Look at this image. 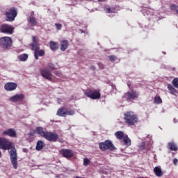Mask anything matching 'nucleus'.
Returning <instances> with one entry per match:
<instances>
[{
    "instance_id": "1",
    "label": "nucleus",
    "mask_w": 178,
    "mask_h": 178,
    "mask_svg": "<svg viewBox=\"0 0 178 178\" xmlns=\"http://www.w3.org/2000/svg\"><path fill=\"white\" fill-rule=\"evenodd\" d=\"M55 69H56L55 64L49 63L47 64V67H44L41 68L39 72L40 73V76H42L43 79H45L49 81H52V72H51V70H55Z\"/></svg>"
},
{
    "instance_id": "2",
    "label": "nucleus",
    "mask_w": 178,
    "mask_h": 178,
    "mask_svg": "<svg viewBox=\"0 0 178 178\" xmlns=\"http://www.w3.org/2000/svg\"><path fill=\"white\" fill-rule=\"evenodd\" d=\"M124 120L128 126H134L136 123H138V115L133 111H127L124 114Z\"/></svg>"
},
{
    "instance_id": "3",
    "label": "nucleus",
    "mask_w": 178,
    "mask_h": 178,
    "mask_svg": "<svg viewBox=\"0 0 178 178\" xmlns=\"http://www.w3.org/2000/svg\"><path fill=\"white\" fill-rule=\"evenodd\" d=\"M84 94L86 97L90 98V99H99V98H101L99 90L89 88L84 91Z\"/></svg>"
},
{
    "instance_id": "4",
    "label": "nucleus",
    "mask_w": 178,
    "mask_h": 178,
    "mask_svg": "<svg viewBox=\"0 0 178 178\" xmlns=\"http://www.w3.org/2000/svg\"><path fill=\"white\" fill-rule=\"evenodd\" d=\"M99 147L101 151H107V149H108V151H115V149H116V147H115V145H113L111 140L101 142L99 145Z\"/></svg>"
},
{
    "instance_id": "5",
    "label": "nucleus",
    "mask_w": 178,
    "mask_h": 178,
    "mask_svg": "<svg viewBox=\"0 0 178 178\" xmlns=\"http://www.w3.org/2000/svg\"><path fill=\"white\" fill-rule=\"evenodd\" d=\"M6 22H15V19L17 16V8L15 7L10 8L5 13Z\"/></svg>"
},
{
    "instance_id": "6",
    "label": "nucleus",
    "mask_w": 178,
    "mask_h": 178,
    "mask_svg": "<svg viewBox=\"0 0 178 178\" xmlns=\"http://www.w3.org/2000/svg\"><path fill=\"white\" fill-rule=\"evenodd\" d=\"M10 148H12V142L3 137H0V149L6 151V149H10ZM1 156L2 152L0 151V158Z\"/></svg>"
},
{
    "instance_id": "7",
    "label": "nucleus",
    "mask_w": 178,
    "mask_h": 178,
    "mask_svg": "<svg viewBox=\"0 0 178 178\" xmlns=\"http://www.w3.org/2000/svg\"><path fill=\"white\" fill-rule=\"evenodd\" d=\"M12 38L10 37H3L0 38V47L3 49H9L12 47Z\"/></svg>"
},
{
    "instance_id": "8",
    "label": "nucleus",
    "mask_w": 178,
    "mask_h": 178,
    "mask_svg": "<svg viewBox=\"0 0 178 178\" xmlns=\"http://www.w3.org/2000/svg\"><path fill=\"white\" fill-rule=\"evenodd\" d=\"M44 138L51 143H56L59 139V135L55 132L47 131Z\"/></svg>"
},
{
    "instance_id": "9",
    "label": "nucleus",
    "mask_w": 178,
    "mask_h": 178,
    "mask_svg": "<svg viewBox=\"0 0 178 178\" xmlns=\"http://www.w3.org/2000/svg\"><path fill=\"white\" fill-rule=\"evenodd\" d=\"M74 115V111H67V108H60L57 111V115L60 116L61 118H65L66 116H73Z\"/></svg>"
},
{
    "instance_id": "10",
    "label": "nucleus",
    "mask_w": 178,
    "mask_h": 178,
    "mask_svg": "<svg viewBox=\"0 0 178 178\" xmlns=\"http://www.w3.org/2000/svg\"><path fill=\"white\" fill-rule=\"evenodd\" d=\"M0 31L4 34H12L15 31V28L12 25L3 24L0 26Z\"/></svg>"
},
{
    "instance_id": "11",
    "label": "nucleus",
    "mask_w": 178,
    "mask_h": 178,
    "mask_svg": "<svg viewBox=\"0 0 178 178\" xmlns=\"http://www.w3.org/2000/svg\"><path fill=\"white\" fill-rule=\"evenodd\" d=\"M122 97L125 98L127 101H133L136 98H138V93L134 90H131L124 93Z\"/></svg>"
},
{
    "instance_id": "12",
    "label": "nucleus",
    "mask_w": 178,
    "mask_h": 178,
    "mask_svg": "<svg viewBox=\"0 0 178 178\" xmlns=\"http://www.w3.org/2000/svg\"><path fill=\"white\" fill-rule=\"evenodd\" d=\"M10 161L14 169H17V154L16 150H12L10 152Z\"/></svg>"
},
{
    "instance_id": "13",
    "label": "nucleus",
    "mask_w": 178,
    "mask_h": 178,
    "mask_svg": "<svg viewBox=\"0 0 178 178\" xmlns=\"http://www.w3.org/2000/svg\"><path fill=\"white\" fill-rule=\"evenodd\" d=\"M60 154L63 156V158H66L67 159L73 158V156L74 155V153L69 149H62L60 151Z\"/></svg>"
},
{
    "instance_id": "14",
    "label": "nucleus",
    "mask_w": 178,
    "mask_h": 178,
    "mask_svg": "<svg viewBox=\"0 0 178 178\" xmlns=\"http://www.w3.org/2000/svg\"><path fill=\"white\" fill-rule=\"evenodd\" d=\"M24 99V94H16L9 98V101H10V102H15V103L23 102Z\"/></svg>"
},
{
    "instance_id": "15",
    "label": "nucleus",
    "mask_w": 178,
    "mask_h": 178,
    "mask_svg": "<svg viewBox=\"0 0 178 178\" xmlns=\"http://www.w3.org/2000/svg\"><path fill=\"white\" fill-rule=\"evenodd\" d=\"M17 88V84L15 82H8L4 85L6 91H15Z\"/></svg>"
},
{
    "instance_id": "16",
    "label": "nucleus",
    "mask_w": 178,
    "mask_h": 178,
    "mask_svg": "<svg viewBox=\"0 0 178 178\" xmlns=\"http://www.w3.org/2000/svg\"><path fill=\"white\" fill-rule=\"evenodd\" d=\"M28 22L29 24L33 26H37V19H35V13L34 11L31 12L30 16L28 17Z\"/></svg>"
},
{
    "instance_id": "17",
    "label": "nucleus",
    "mask_w": 178,
    "mask_h": 178,
    "mask_svg": "<svg viewBox=\"0 0 178 178\" xmlns=\"http://www.w3.org/2000/svg\"><path fill=\"white\" fill-rule=\"evenodd\" d=\"M40 39L38 38V36H33L32 37V42L30 44V47L32 49H35V48L40 47Z\"/></svg>"
},
{
    "instance_id": "18",
    "label": "nucleus",
    "mask_w": 178,
    "mask_h": 178,
    "mask_svg": "<svg viewBox=\"0 0 178 178\" xmlns=\"http://www.w3.org/2000/svg\"><path fill=\"white\" fill-rule=\"evenodd\" d=\"M32 51H34V57L36 60H38V56H44L45 55V51L40 50V47L32 49Z\"/></svg>"
},
{
    "instance_id": "19",
    "label": "nucleus",
    "mask_w": 178,
    "mask_h": 178,
    "mask_svg": "<svg viewBox=\"0 0 178 178\" xmlns=\"http://www.w3.org/2000/svg\"><path fill=\"white\" fill-rule=\"evenodd\" d=\"M3 135L8 136V137H12V138L17 137V134L16 133V131L11 128L6 131H3Z\"/></svg>"
},
{
    "instance_id": "20",
    "label": "nucleus",
    "mask_w": 178,
    "mask_h": 178,
    "mask_svg": "<svg viewBox=\"0 0 178 178\" xmlns=\"http://www.w3.org/2000/svg\"><path fill=\"white\" fill-rule=\"evenodd\" d=\"M60 51H66L69 48V41L67 40H63L60 42Z\"/></svg>"
},
{
    "instance_id": "21",
    "label": "nucleus",
    "mask_w": 178,
    "mask_h": 178,
    "mask_svg": "<svg viewBox=\"0 0 178 178\" xmlns=\"http://www.w3.org/2000/svg\"><path fill=\"white\" fill-rule=\"evenodd\" d=\"M35 131L37 134L40 136V137H42L43 138L45 137V135L47 134V131H44V128L41 127H37L35 128Z\"/></svg>"
},
{
    "instance_id": "22",
    "label": "nucleus",
    "mask_w": 178,
    "mask_h": 178,
    "mask_svg": "<svg viewBox=\"0 0 178 178\" xmlns=\"http://www.w3.org/2000/svg\"><path fill=\"white\" fill-rule=\"evenodd\" d=\"M44 147H45V143L42 140H38L35 147L36 151H41Z\"/></svg>"
},
{
    "instance_id": "23",
    "label": "nucleus",
    "mask_w": 178,
    "mask_h": 178,
    "mask_svg": "<svg viewBox=\"0 0 178 178\" xmlns=\"http://www.w3.org/2000/svg\"><path fill=\"white\" fill-rule=\"evenodd\" d=\"M154 172L156 176H157V177H161L163 176V172L161 169V167H155L154 168Z\"/></svg>"
},
{
    "instance_id": "24",
    "label": "nucleus",
    "mask_w": 178,
    "mask_h": 178,
    "mask_svg": "<svg viewBox=\"0 0 178 178\" xmlns=\"http://www.w3.org/2000/svg\"><path fill=\"white\" fill-rule=\"evenodd\" d=\"M49 47L51 51H56L59 48V44L56 42L50 41Z\"/></svg>"
},
{
    "instance_id": "25",
    "label": "nucleus",
    "mask_w": 178,
    "mask_h": 178,
    "mask_svg": "<svg viewBox=\"0 0 178 178\" xmlns=\"http://www.w3.org/2000/svg\"><path fill=\"white\" fill-rule=\"evenodd\" d=\"M168 148L171 151H178L177 145H176V144L173 142L168 143Z\"/></svg>"
},
{
    "instance_id": "26",
    "label": "nucleus",
    "mask_w": 178,
    "mask_h": 178,
    "mask_svg": "<svg viewBox=\"0 0 178 178\" xmlns=\"http://www.w3.org/2000/svg\"><path fill=\"white\" fill-rule=\"evenodd\" d=\"M115 136L118 140H123V138L125 136L124 133L122 131H118L115 133Z\"/></svg>"
},
{
    "instance_id": "27",
    "label": "nucleus",
    "mask_w": 178,
    "mask_h": 178,
    "mask_svg": "<svg viewBox=\"0 0 178 178\" xmlns=\"http://www.w3.org/2000/svg\"><path fill=\"white\" fill-rule=\"evenodd\" d=\"M168 88L170 90V93L172 94V95H176V94H177V90H176L173 86L168 84Z\"/></svg>"
},
{
    "instance_id": "28",
    "label": "nucleus",
    "mask_w": 178,
    "mask_h": 178,
    "mask_svg": "<svg viewBox=\"0 0 178 178\" xmlns=\"http://www.w3.org/2000/svg\"><path fill=\"white\" fill-rule=\"evenodd\" d=\"M18 59H19L21 62H26V60L29 59V55L26 54H21L18 56Z\"/></svg>"
},
{
    "instance_id": "29",
    "label": "nucleus",
    "mask_w": 178,
    "mask_h": 178,
    "mask_svg": "<svg viewBox=\"0 0 178 178\" xmlns=\"http://www.w3.org/2000/svg\"><path fill=\"white\" fill-rule=\"evenodd\" d=\"M122 140H124V143L125 144V145H131V140H130V138H129V136H127V135H126Z\"/></svg>"
},
{
    "instance_id": "30",
    "label": "nucleus",
    "mask_w": 178,
    "mask_h": 178,
    "mask_svg": "<svg viewBox=\"0 0 178 178\" xmlns=\"http://www.w3.org/2000/svg\"><path fill=\"white\" fill-rule=\"evenodd\" d=\"M154 104H162V99L161 98L160 96H158V97L156 96L154 98Z\"/></svg>"
},
{
    "instance_id": "31",
    "label": "nucleus",
    "mask_w": 178,
    "mask_h": 178,
    "mask_svg": "<svg viewBox=\"0 0 178 178\" xmlns=\"http://www.w3.org/2000/svg\"><path fill=\"white\" fill-rule=\"evenodd\" d=\"M170 9L171 10H174V12H176V13L178 15V6L176 4H172L170 6Z\"/></svg>"
},
{
    "instance_id": "32",
    "label": "nucleus",
    "mask_w": 178,
    "mask_h": 178,
    "mask_svg": "<svg viewBox=\"0 0 178 178\" xmlns=\"http://www.w3.org/2000/svg\"><path fill=\"white\" fill-rule=\"evenodd\" d=\"M108 59L110 62H115V60H118V57L116 56H109Z\"/></svg>"
},
{
    "instance_id": "33",
    "label": "nucleus",
    "mask_w": 178,
    "mask_h": 178,
    "mask_svg": "<svg viewBox=\"0 0 178 178\" xmlns=\"http://www.w3.org/2000/svg\"><path fill=\"white\" fill-rule=\"evenodd\" d=\"M172 84L174 87H175L176 88H178V78H175L172 80Z\"/></svg>"
},
{
    "instance_id": "34",
    "label": "nucleus",
    "mask_w": 178,
    "mask_h": 178,
    "mask_svg": "<svg viewBox=\"0 0 178 178\" xmlns=\"http://www.w3.org/2000/svg\"><path fill=\"white\" fill-rule=\"evenodd\" d=\"M88 165H90V159L87 158L83 159V165L88 166Z\"/></svg>"
},
{
    "instance_id": "35",
    "label": "nucleus",
    "mask_w": 178,
    "mask_h": 178,
    "mask_svg": "<svg viewBox=\"0 0 178 178\" xmlns=\"http://www.w3.org/2000/svg\"><path fill=\"white\" fill-rule=\"evenodd\" d=\"M55 26H56V28L57 29V30H62L61 24L56 23Z\"/></svg>"
},
{
    "instance_id": "36",
    "label": "nucleus",
    "mask_w": 178,
    "mask_h": 178,
    "mask_svg": "<svg viewBox=\"0 0 178 178\" xmlns=\"http://www.w3.org/2000/svg\"><path fill=\"white\" fill-rule=\"evenodd\" d=\"M140 149H145V143H142V144L139 146Z\"/></svg>"
},
{
    "instance_id": "37",
    "label": "nucleus",
    "mask_w": 178,
    "mask_h": 178,
    "mask_svg": "<svg viewBox=\"0 0 178 178\" xmlns=\"http://www.w3.org/2000/svg\"><path fill=\"white\" fill-rule=\"evenodd\" d=\"M54 74H55V76H57V77H60L62 74L60 73V71H55Z\"/></svg>"
},
{
    "instance_id": "38",
    "label": "nucleus",
    "mask_w": 178,
    "mask_h": 178,
    "mask_svg": "<svg viewBox=\"0 0 178 178\" xmlns=\"http://www.w3.org/2000/svg\"><path fill=\"white\" fill-rule=\"evenodd\" d=\"M106 10L107 13H113V11H112V10L110 8H106Z\"/></svg>"
},
{
    "instance_id": "39",
    "label": "nucleus",
    "mask_w": 178,
    "mask_h": 178,
    "mask_svg": "<svg viewBox=\"0 0 178 178\" xmlns=\"http://www.w3.org/2000/svg\"><path fill=\"white\" fill-rule=\"evenodd\" d=\"M177 162H178L177 159H174V160H173L174 165H177Z\"/></svg>"
},
{
    "instance_id": "40",
    "label": "nucleus",
    "mask_w": 178,
    "mask_h": 178,
    "mask_svg": "<svg viewBox=\"0 0 178 178\" xmlns=\"http://www.w3.org/2000/svg\"><path fill=\"white\" fill-rule=\"evenodd\" d=\"M23 152H25L26 154H27V152H29V149L24 148L23 149Z\"/></svg>"
},
{
    "instance_id": "41",
    "label": "nucleus",
    "mask_w": 178,
    "mask_h": 178,
    "mask_svg": "<svg viewBox=\"0 0 178 178\" xmlns=\"http://www.w3.org/2000/svg\"><path fill=\"white\" fill-rule=\"evenodd\" d=\"M111 87H112L113 90H116V86L112 84Z\"/></svg>"
},
{
    "instance_id": "42",
    "label": "nucleus",
    "mask_w": 178,
    "mask_h": 178,
    "mask_svg": "<svg viewBox=\"0 0 178 178\" xmlns=\"http://www.w3.org/2000/svg\"><path fill=\"white\" fill-rule=\"evenodd\" d=\"M99 2H105V0H97Z\"/></svg>"
},
{
    "instance_id": "43",
    "label": "nucleus",
    "mask_w": 178,
    "mask_h": 178,
    "mask_svg": "<svg viewBox=\"0 0 178 178\" xmlns=\"http://www.w3.org/2000/svg\"><path fill=\"white\" fill-rule=\"evenodd\" d=\"M100 67H101L102 69H104V65H102V66H100Z\"/></svg>"
},
{
    "instance_id": "44",
    "label": "nucleus",
    "mask_w": 178,
    "mask_h": 178,
    "mask_svg": "<svg viewBox=\"0 0 178 178\" xmlns=\"http://www.w3.org/2000/svg\"><path fill=\"white\" fill-rule=\"evenodd\" d=\"M76 178H84V177H76Z\"/></svg>"
}]
</instances>
